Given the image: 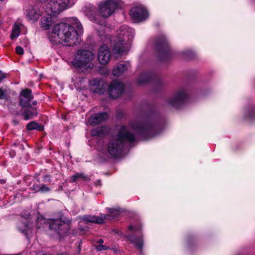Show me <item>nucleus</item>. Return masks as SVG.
I'll return each instance as SVG.
<instances>
[{
  "label": "nucleus",
  "mask_w": 255,
  "mask_h": 255,
  "mask_svg": "<svg viewBox=\"0 0 255 255\" xmlns=\"http://www.w3.org/2000/svg\"><path fill=\"white\" fill-rule=\"evenodd\" d=\"M103 243H104V241H103V240H102V239H100V240H99L97 241V244H99V245H102Z\"/></svg>",
  "instance_id": "obj_42"
},
{
  "label": "nucleus",
  "mask_w": 255,
  "mask_h": 255,
  "mask_svg": "<svg viewBox=\"0 0 255 255\" xmlns=\"http://www.w3.org/2000/svg\"><path fill=\"white\" fill-rule=\"evenodd\" d=\"M123 2L120 0H106L99 5L101 15L107 18L111 15L117 8H121Z\"/></svg>",
  "instance_id": "obj_7"
},
{
  "label": "nucleus",
  "mask_w": 255,
  "mask_h": 255,
  "mask_svg": "<svg viewBox=\"0 0 255 255\" xmlns=\"http://www.w3.org/2000/svg\"><path fill=\"white\" fill-rule=\"evenodd\" d=\"M44 180L45 182L50 181V177L49 175H45L44 177Z\"/></svg>",
  "instance_id": "obj_39"
},
{
  "label": "nucleus",
  "mask_w": 255,
  "mask_h": 255,
  "mask_svg": "<svg viewBox=\"0 0 255 255\" xmlns=\"http://www.w3.org/2000/svg\"><path fill=\"white\" fill-rule=\"evenodd\" d=\"M7 107H8V109H9L10 112L12 115H20V113L18 111L14 110L12 109L11 108H10L8 106H7Z\"/></svg>",
  "instance_id": "obj_37"
},
{
  "label": "nucleus",
  "mask_w": 255,
  "mask_h": 255,
  "mask_svg": "<svg viewBox=\"0 0 255 255\" xmlns=\"http://www.w3.org/2000/svg\"><path fill=\"white\" fill-rule=\"evenodd\" d=\"M188 97V93L185 88L178 90L173 96L168 99L167 103L170 106L177 108L183 104Z\"/></svg>",
  "instance_id": "obj_8"
},
{
  "label": "nucleus",
  "mask_w": 255,
  "mask_h": 255,
  "mask_svg": "<svg viewBox=\"0 0 255 255\" xmlns=\"http://www.w3.org/2000/svg\"><path fill=\"white\" fill-rule=\"evenodd\" d=\"M150 79V75L147 73H142L137 79V81L140 84H143L147 82Z\"/></svg>",
  "instance_id": "obj_28"
},
{
  "label": "nucleus",
  "mask_w": 255,
  "mask_h": 255,
  "mask_svg": "<svg viewBox=\"0 0 255 255\" xmlns=\"http://www.w3.org/2000/svg\"><path fill=\"white\" fill-rule=\"evenodd\" d=\"M131 130L145 138H149L158 135L161 132V128L151 117L142 121H131L129 127L122 126L115 131L106 150L102 149V152L108 156L110 155L116 157L120 156L126 143H132L135 139V134Z\"/></svg>",
  "instance_id": "obj_1"
},
{
  "label": "nucleus",
  "mask_w": 255,
  "mask_h": 255,
  "mask_svg": "<svg viewBox=\"0 0 255 255\" xmlns=\"http://www.w3.org/2000/svg\"><path fill=\"white\" fill-rule=\"evenodd\" d=\"M129 67L128 63H121L117 65L113 71L115 76L119 77L125 71L128 70Z\"/></svg>",
  "instance_id": "obj_20"
},
{
  "label": "nucleus",
  "mask_w": 255,
  "mask_h": 255,
  "mask_svg": "<svg viewBox=\"0 0 255 255\" xmlns=\"http://www.w3.org/2000/svg\"><path fill=\"white\" fill-rule=\"evenodd\" d=\"M94 57V54L92 52L86 50H79L71 63L76 68L91 69L94 65L92 62Z\"/></svg>",
  "instance_id": "obj_5"
},
{
  "label": "nucleus",
  "mask_w": 255,
  "mask_h": 255,
  "mask_svg": "<svg viewBox=\"0 0 255 255\" xmlns=\"http://www.w3.org/2000/svg\"><path fill=\"white\" fill-rule=\"evenodd\" d=\"M89 180V178L87 175L83 173H77L70 177L69 182H74L78 180L88 181Z\"/></svg>",
  "instance_id": "obj_22"
},
{
  "label": "nucleus",
  "mask_w": 255,
  "mask_h": 255,
  "mask_svg": "<svg viewBox=\"0 0 255 255\" xmlns=\"http://www.w3.org/2000/svg\"><path fill=\"white\" fill-rule=\"evenodd\" d=\"M134 35V30L127 25L122 26L115 40L113 50L115 54L126 53L129 49L131 40Z\"/></svg>",
  "instance_id": "obj_3"
},
{
  "label": "nucleus",
  "mask_w": 255,
  "mask_h": 255,
  "mask_svg": "<svg viewBox=\"0 0 255 255\" xmlns=\"http://www.w3.org/2000/svg\"><path fill=\"white\" fill-rule=\"evenodd\" d=\"M90 86L94 92L102 94L104 92V82L102 79L96 78L90 81Z\"/></svg>",
  "instance_id": "obj_16"
},
{
  "label": "nucleus",
  "mask_w": 255,
  "mask_h": 255,
  "mask_svg": "<svg viewBox=\"0 0 255 255\" xmlns=\"http://www.w3.org/2000/svg\"><path fill=\"white\" fill-rule=\"evenodd\" d=\"M50 190V188L44 184H41L40 186L39 191L41 192H47Z\"/></svg>",
  "instance_id": "obj_32"
},
{
  "label": "nucleus",
  "mask_w": 255,
  "mask_h": 255,
  "mask_svg": "<svg viewBox=\"0 0 255 255\" xmlns=\"http://www.w3.org/2000/svg\"><path fill=\"white\" fill-rule=\"evenodd\" d=\"M124 90V85L123 83L114 80L110 84L108 88V92L111 98L116 99L122 94Z\"/></svg>",
  "instance_id": "obj_11"
},
{
  "label": "nucleus",
  "mask_w": 255,
  "mask_h": 255,
  "mask_svg": "<svg viewBox=\"0 0 255 255\" xmlns=\"http://www.w3.org/2000/svg\"><path fill=\"white\" fill-rule=\"evenodd\" d=\"M26 128L28 130L38 129L39 130H41L42 129V127L34 121L29 123L26 125Z\"/></svg>",
  "instance_id": "obj_27"
},
{
  "label": "nucleus",
  "mask_w": 255,
  "mask_h": 255,
  "mask_svg": "<svg viewBox=\"0 0 255 255\" xmlns=\"http://www.w3.org/2000/svg\"><path fill=\"white\" fill-rule=\"evenodd\" d=\"M141 228V226L140 224H137L136 225H130L128 227V229L132 231L134 233H136L140 231Z\"/></svg>",
  "instance_id": "obj_30"
},
{
  "label": "nucleus",
  "mask_w": 255,
  "mask_h": 255,
  "mask_svg": "<svg viewBox=\"0 0 255 255\" xmlns=\"http://www.w3.org/2000/svg\"><path fill=\"white\" fill-rule=\"evenodd\" d=\"M70 221L62 217L59 219L47 220L42 216L37 217L35 225L37 229H40L43 225L47 223L50 229L57 232L60 236H64L69 228Z\"/></svg>",
  "instance_id": "obj_4"
},
{
  "label": "nucleus",
  "mask_w": 255,
  "mask_h": 255,
  "mask_svg": "<svg viewBox=\"0 0 255 255\" xmlns=\"http://www.w3.org/2000/svg\"><path fill=\"white\" fill-rule=\"evenodd\" d=\"M36 104H37V102H36V101H33V102H32V104H33V105H35Z\"/></svg>",
  "instance_id": "obj_44"
},
{
  "label": "nucleus",
  "mask_w": 255,
  "mask_h": 255,
  "mask_svg": "<svg viewBox=\"0 0 255 255\" xmlns=\"http://www.w3.org/2000/svg\"><path fill=\"white\" fill-rule=\"evenodd\" d=\"M0 1H3V0H0Z\"/></svg>",
  "instance_id": "obj_46"
},
{
  "label": "nucleus",
  "mask_w": 255,
  "mask_h": 255,
  "mask_svg": "<svg viewBox=\"0 0 255 255\" xmlns=\"http://www.w3.org/2000/svg\"><path fill=\"white\" fill-rule=\"evenodd\" d=\"M21 26L20 24H14L10 35V38L12 40L16 38L19 35Z\"/></svg>",
  "instance_id": "obj_26"
},
{
  "label": "nucleus",
  "mask_w": 255,
  "mask_h": 255,
  "mask_svg": "<svg viewBox=\"0 0 255 255\" xmlns=\"http://www.w3.org/2000/svg\"><path fill=\"white\" fill-rule=\"evenodd\" d=\"M31 90L26 89L22 90L19 95V105L24 109L25 107L30 105V102L33 99Z\"/></svg>",
  "instance_id": "obj_15"
},
{
  "label": "nucleus",
  "mask_w": 255,
  "mask_h": 255,
  "mask_svg": "<svg viewBox=\"0 0 255 255\" xmlns=\"http://www.w3.org/2000/svg\"><path fill=\"white\" fill-rule=\"evenodd\" d=\"M69 22V24L61 22L55 24L52 29V34L54 38L57 36L58 39V40H55L56 42L71 46L78 43V36L83 33V27L76 17L70 18Z\"/></svg>",
  "instance_id": "obj_2"
},
{
  "label": "nucleus",
  "mask_w": 255,
  "mask_h": 255,
  "mask_svg": "<svg viewBox=\"0 0 255 255\" xmlns=\"http://www.w3.org/2000/svg\"><path fill=\"white\" fill-rule=\"evenodd\" d=\"M95 247L98 251H105L108 249V247L102 245H95Z\"/></svg>",
  "instance_id": "obj_33"
},
{
  "label": "nucleus",
  "mask_w": 255,
  "mask_h": 255,
  "mask_svg": "<svg viewBox=\"0 0 255 255\" xmlns=\"http://www.w3.org/2000/svg\"><path fill=\"white\" fill-rule=\"evenodd\" d=\"M95 21L97 23H99V21H97L96 19H95Z\"/></svg>",
  "instance_id": "obj_45"
},
{
  "label": "nucleus",
  "mask_w": 255,
  "mask_h": 255,
  "mask_svg": "<svg viewBox=\"0 0 255 255\" xmlns=\"http://www.w3.org/2000/svg\"><path fill=\"white\" fill-rule=\"evenodd\" d=\"M130 14L136 22L144 20L148 16L147 10L143 6L132 7L130 11Z\"/></svg>",
  "instance_id": "obj_9"
},
{
  "label": "nucleus",
  "mask_w": 255,
  "mask_h": 255,
  "mask_svg": "<svg viewBox=\"0 0 255 255\" xmlns=\"http://www.w3.org/2000/svg\"><path fill=\"white\" fill-rule=\"evenodd\" d=\"M73 3L71 0H50L44 6V9L46 12H49L56 16L67 7H70Z\"/></svg>",
  "instance_id": "obj_6"
},
{
  "label": "nucleus",
  "mask_w": 255,
  "mask_h": 255,
  "mask_svg": "<svg viewBox=\"0 0 255 255\" xmlns=\"http://www.w3.org/2000/svg\"><path fill=\"white\" fill-rule=\"evenodd\" d=\"M32 227L33 224L31 222V219L30 217H28L27 218H22L18 224L17 228L20 232L27 237L31 233Z\"/></svg>",
  "instance_id": "obj_13"
},
{
  "label": "nucleus",
  "mask_w": 255,
  "mask_h": 255,
  "mask_svg": "<svg viewBox=\"0 0 255 255\" xmlns=\"http://www.w3.org/2000/svg\"><path fill=\"white\" fill-rule=\"evenodd\" d=\"M40 186L39 184H34L31 187V189L34 192H39Z\"/></svg>",
  "instance_id": "obj_36"
},
{
  "label": "nucleus",
  "mask_w": 255,
  "mask_h": 255,
  "mask_svg": "<svg viewBox=\"0 0 255 255\" xmlns=\"http://www.w3.org/2000/svg\"><path fill=\"white\" fill-rule=\"evenodd\" d=\"M24 108L22 115L24 116L25 120L31 119L33 116H37L38 114L37 109L32 107L30 105Z\"/></svg>",
  "instance_id": "obj_18"
},
{
  "label": "nucleus",
  "mask_w": 255,
  "mask_h": 255,
  "mask_svg": "<svg viewBox=\"0 0 255 255\" xmlns=\"http://www.w3.org/2000/svg\"><path fill=\"white\" fill-rule=\"evenodd\" d=\"M83 220L86 222L95 223L97 224H101L102 219L99 218V216H85L83 217Z\"/></svg>",
  "instance_id": "obj_25"
},
{
  "label": "nucleus",
  "mask_w": 255,
  "mask_h": 255,
  "mask_svg": "<svg viewBox=\"0 0 255 255\" xmlns=\"http://www.w3.org/2000/svg\"><path fill=\"white\" fill-rule=\"evenodd\" d=\"M111 56L110 49L106 44L100 47L98 50V58L101 64L104 65L107 64L110 61Z\"/></svg>",
  "instance_id": "obj_12"
},
{
  "label": "nucleus",
  "mask_w": 255,
  "mask_h": 255,
  "mask_svg": "<svg viewBox=\"0 0 255 255\" xmlns=\"http://www.w3.org/2000/svg\"><path fill=\"white\" fill-rule=\"evenodd\" d=\"M108 212L112 219L118 217L121 214V211L118 209L109 208L108 209Z\"/></svg>",
  "instance_id": "obj_29"
},
{
  "label": "nucleus",
  "mask_w": 255,
  "mask_h": 255,
  "mask_svg": "<svg viewBox=\"0 0 255 255\" xmlns=\"http://www.w3.org/2000/svg\"><path fill=\"white\" fill-rule=\"evenodd\" d=\"M9 154L11 157H13L15 155V152L13 150H11Z\"/></svg>",
  "instance_id": "obj_40"
},
{
  "label": "nucleus",
  "mask_w": 255,
  "mask_h": 255,
  "mask_svg": "<svg viewBox=\"0 0 255 255\" xmlns=\"http://www.w3.org/2000/svg\"><path fill=\"white\" fill-rule=\"evenodd\" d=\"M16 53L19 55H23L24 51L23 48L20 46H17L15 48Z\"/></svg>",
  "instance_id": "obj_35"
},
{
  "label": "nucleus",
  "mask_w": 255,
  "mask_h": 255,
  "mask_svg": "<svg viewBox=\"0 0 255 255\" xmlns=\"http://www.w3.org/2000/svg\"><path fill=\"white\" fill-rule=\"evenodd\" d=\"M7 76V74L6 73L0 71V82H1L3 79H5Z\"/></svg>",
  "instance_id": "obj_38"
},
{
  "label": "nucleus",
  "mask_w": 255,
  "mask_h": 255,
  "mask_svg": "<svg viewBox=\"0 0 255 255\" xmlns=\"http://www.w3.org/2000/svg\"><path fill=\"white\" fill-rule=\"evenodd\" d=\"M128 239L134 245L136 249L140 251V253L141 254L143 244L142 236H140L138 237H135L133 235H129Z\"/></svg>",
  "instance_id": "obj_19"
},
{
  "label": "nucleus",
  "mask_w": 255,
  "mask_h": 255,
  "mask_svg": "<svg viewBox=\"0 0 255 255\" xmlns=\"http://www.w3.org/2000/svg\"><path fill=\"white\" fill-rule=\"evenodd\" d=\"M43 12H44V6L40 8L35 5L29 7L27 10L26 15L30 20L34 22L38 20L40 16H41Z\"/></svg>",
  "instance_id": "obj_14"
},
{
  "label": "nucleus",
  "mask_w": 255,
  "mask_h": 255,
  "mask_svg": "<svg viewBox=\"0 0 255 255\" xmlns=\"http://www.w3.org/2000/svg\"><path fill=\"white\" fill-rule=\"evenodd\" d=\"M108 118V115L106 113H101L94 114L88 120L91 126H95L103 122Z\"/></svg>",
  "instance_id": "obj_17"
},
{
  "label": "nucleus",
  "mask_w": 255,
  "mask_h": 255,
  "mask_svg": "<svg viewBox=\"0 0 255 255\" xmlns=\"http://www.w3.org/2000/svg\"><path fill=\"white\" fill-rule=\"evenodd\" d=\"M107 132V129L105 127H99L91 130L92 136H98L102 137L104 136Z\"/></svg>",
  "instance_id": "obj_23"
},
{
  "label": "nucleus",
  "mask_w": 255,
  "mask_h": 255,
  "mask_svg": "<svg viewBox=\"0 0 255 255\" xmlns=\"http://www.w3.org/2000/svg\"><path fill=\"white\" fill-rule=\"evenodd\" d=\"M99 24L102 26V27H104L105 25V21H103L101 23H100Z\"/></svg>",
  "instance_id": "obj_43"
},
{
  "label": "nucleus",
  "mask_w": 255,
  "mask_h": 255,
  "mask_svg": "<svg viewBox=\"0 0 255 255\" xmlns=\"http://www.w3.org/2000/svg\"><path fill=\"white\" fill-rule=\"evenodd\" d=\"M10 99V90L7 88H0V100L8 101Z\"/></svg>",
  "instance_id": "obj_24"
},
{
  "label": "nucleus",
  "mask_w": 255,
  "mask_h": 255,
  "mask_svg": "<svg viewBox=\"0 0 255 255\" xmlns=\"http://www.w3.org/2000/svg\"><path fill=\"white\" fill-rule=\"evenodd\" d=\"M56 16L49 12H46V10L44 9V12H43L41 15L40 26L44 30L48 29L56 22Z\"/></svg>",
  "instance_id": "obj_10"
},
{
  "label": "nucleus",
  "mask_w": 255,
  "mask_h": 255,
  "mask_svg": "<svg viewBox=\"0 0 255 255\" xmlns=\"http://www.w3.org/2000/svg\"><path fill=\"white\" fill-rule=\"evenodd\" d=\"M155 44L157 49L163 53L166 52L168 49V45L164 37L157 39L155 41Z\"/></svg>",
  "instance_id": "obj_21"
},
{
  "label": "nucleus",
  "mask_w": 255,
  "mask_h": 255,
  "mask_svg": "<svg viewBox=\"0 0 255 255\" xmlns=\"http://www.w3.org/2000/svg\"><path fill=\"white\" fill-rule=\"evenodd\" d=\"M12 123L14 125H17L19 123V121L16 119H14L12 120Z\"/></svg>",
  "instance_id": "obj_41"
},
{
  "label": "nucleus",
  "mask_w": 255,
  "mask_h": 255,
  "mask_svg": "<svg viewBox=\"0 0 255 255\" xmlns=\"http://www.w3.org/2000/svg\"><path fill=\"white\" fill-rule=\"evenodd\" d=\"M99 218L102 219L101 224L104 223V220H110L112 219L110 214L109 215L101 214L100 216L99 217Z\"/></svg>",
  "instance_id": "obj_31"
},
{
  "label": "nucleus",
  "mask_w": 255,
  "mask_h": 255,
  "mask_svg": "<svg viewBox=\"0 0 255 255\" xmlns=\"http://www.w3.org/2000/svg\"><path fill=\"white\" fill-rule=\"evenodd\" d=\"M253 113H254V111L253 110H249L248 111H247L246 112V115H245L246 118L251 119L253 117Z\"/></svg>",
  "instance_id": "obj_34"
}]
</instances>
